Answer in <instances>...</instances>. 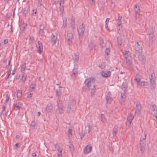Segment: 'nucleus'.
Instances as JSON below:
<instances>
[{"mask_svg": "<svg viewBox=\"0 0 157 157\" xmlns=\"http://www.w3.org/2000/svg\"><path fill=\"white\" fill-rule=\"evenodd\" d=\"M152 114L154 115H157V109L152 111Z\"/></svg>", "mask_w": 157, "mask_h": 157, "instance_id": "obj_56", "label": "nucleus"}, {"mask_svg": "<svg viewBox=\"0 0 157 157\" xmlns=\"http://www.w3.org/2000/svg\"><path fill=\"white\" fill-rule=\"evenodd\" d=\"M57 103L58 107H63L62 101L60 98H57Z\"/></svg>", "mask_w": 157, "mask_h": 157, "instance_id": "obj_28", "label": "nucleus"}, {"mask_svg": "<svg viewBox=\"0 0 157 157\" xmlns=\"http://www.w3.org/2000/svg\"><path fill=\"white\" fill-rule=\"evenodd\" d=\"M68 103H70L72 106L75 105V100L74 99H73L71 102H69Z\"/></svg>", "mask_w": 157, "mask_h": 157, "instance_id": "obj_50", "label": "nucleus"}, {"mask_svg": "<svg viewBox=\"0 0 157 157\" xmlns=\"http://www.w3.org/2000/svg\"><path fill=\"white\" fill-rule=\"evenodd\" d=\"M138 57L139 60L143 64H144L145 61V59L144 56L142 55V52L140 54L138 53Z\"/></svg>", "mask_w": 157, "mask_h": 157, "instance_id": "obj_16", "label": "nucleus"}, {"mask_svg": "<svg viewBox=\"0 0 157 157\" xmlns=\"http://www.w3.org/2000/svg\"><path fill=\"white\" fill-rule=\"evenodd\" d=\"M61 94V91L60 89H59V90H56V97L58 98H60Z\"/></svg>", "mask_w": 157, "mask_h": 157, "instance_id": "obj_31", "label": "nucleus"}, {"mask_svg": "<svg viewBox=\"0 0 157 157\" xmlns=\"http://www.w3.org/2000/svg\"><path fill=\"white\" fill-rule=\"evenodd\" d=\"M105 27L107 30L109 31H110V29L108 27V23H105Z\"/></svg>", "mask_w": 157, "mask_h": 157, "instance_id": "obj_54", "label": "nucleus"}, {"mask_svg": "<svg viewBox=\"0 0 157 157\" xmlns=\"http://www.w3.org/2000/svg\"><path fill=\"white\" fill-rule=\"evenodd\" d=\"M141 109V105L139 103H138L136 104V107L135 114L139 116L140 114V112Z\"/></svg>", "mask_w": 157, "mask_h": 157, "instance_id": "obj_7", "label": "nucleus"}, {"mask_svg": "<svg viewBox=\"0 0 157 157\" xmlns=\"http://www.w3.org/2000/svg\"><path fill=\"white\" fill-rule=\"evenodd\" d=\"M111 93L110 92H108L106 96V100L107 103H110L112 101V98L111 97Z\"/></svg>", "mask_w": 157, "mask_h": 157, "instance_id": "obj_23", "label": "nucleus"}, {"mask_svg": "<svg viewBox=\"0 0 157 157\" xmlns=\"http://www.w3.org/2000/svg\"><path fill=\"white\" fill-rule=\"evenodd\" d=\"M34 40V38L33 36H30L29 40V43L30 44L32 43L33 42Z\"/></svg>", "mask_w": 157, "mask_h": 157, "instance_id": "obj_51", "label": "nucleus"}, {"mask_svg": "<svg viewBox=\"0 0 157 157\" xmlns=\"http://www.w3.org/2000/svg\"><path fill=\"white\" fill-rule=\"evenodd\" d=\"M71 104L70 103H68L67 106V112L68 113H70L71 110Z\"/></svg>", "mask_w": 157, "mask_h": 157, "instance_id": "obj_34", "label": "nucleus"}, {"mask_svg": "<svg viewBox=\"0 0 157 157\" xmlns=\"http://www.w3.org/2000/svg\"><path fill=\"white\" fill-rule=\"evenodd\" d=\"M87 126L88 128V132L90 133L91 131L92 127V123H88Z\"/></svg>", "mask_w": 157, "mask_h": 157, "instance_id": "obj_32", "label": "nucleus"}, {"mask_svg": "<svg viewBox=\"0 0 157 157\" xmlns=\"http://www.w3.org/2000/svg\"><path fill=\"white\" fill-rule=\"evenodd\" d=\"M79 57V53L78 52L75 53L73 57L74 62L76 63L78 61Z\"/></svg>", "mask_w": 157, "mask_h": 157, "instance_id": "obj_19", "label": "nucleus"}, {"mask_svg": "<svg viewBox=\"0 0 157 157\" xmlns=\"http://www.w3.org/2000/svg\"><path fill=\"white\" fill-rule=\"evenodd\" d=\"M105 65L104 63H102L100 65H99V67L102 69L105 68Z\"/></svg>", "mask_w": 157, "mask_h": 157, "instance_id": "obj_45", "label": "nucleus"}, {"mask_svg": "<svg viewBox=\"0 0 157 157\" xmlns=\"http://www.w3.org/2000/svg\"><path fill=\"white\" fill-rule=\"evenodd\" d=\"M125 95L124 94V93L123 94L122 93L121 94V97L122 98L121 102V105H123L124 103V101L125 100Z\"/></svg>", "mask_w": 157, "mask_h": 157, "instance_id": "obj_33", "label": "nucleus"}, {"mask_svg": "<svg viewBox=\"0 0 157 157\" xmlns=\"http://www.w3.org/2000/svg\"><path fill=\"white\" fill-rule=\"evenodd\" d=\"M8 42V40L7 39L5 40L4 41V43L5 44H7Z\"/></svg>", "mask_w": 157, "mask_h": 157, "instance_id": "obj_62", "label": "nucleus"}, {"mask_svg": "<svg viewBox=\"0 0 157 157\" xmlns=\"http://www.w3.org/2000/svg\"><path fill=\"white\" fill-rule=\"evenodd\" d=\"M67 20L66 18H64L63 19V27L64 28L66 27L67 25Z\"/></svg>", "mask_w": 157, "mask_h": 157, "instance_id": "obj_37", "label": "nucleus"}, {"mask_svg": "<svg viewBox=\"0 0 157 157\" xmlns=\"http://www.w3.org/2000/svg\"><path fill=\"white\" fill-rule=\"evenodd\" d=\"M64 1L63 0H60L59 2V10L61 14H62L64 10L63 7Z\"/></svg>", "mask_w": 157, "mask_h": 157, "instance_id": "obj_20", "label": "nucleus"}, {"mask_svg": "<svg viewBox=\"0 0 157 157\" xmlns=\"http://www.w3.org/2000/svg\"><path fill=\"white\" fill-rule=\"evenodd\" d=\"M137 85L140 86H147L148 83L147 82L140 81L139 82L137 83Z\"/></svg>", "mask_w": 157, "mask_h": 157, "instance_id": "obj_22", "label": "nucleus"}, {"mask_svg": "<svg viewBox=\"0 0 157 157\" xmlns=\"http://www.w3.org/2000/svg\"><path fill=\"white\" fill-rule=\"evenodd\" d=\"M10 75H9V74H8L6 75V77H5V78L6 79H8L10 76Z\"/></svg>", "mask_w": 157, "mask_h": 157, "instance_id": "obj_64", "label": "nucleus"}, {"mask_svg": "<svg viewBox=\"0 0 157 157\" xmlns=\"http://www.w3.org/2000/svg\"><path fill=\"white\" fill-rule=\"evenodd\" d=\"M33 94L32 93H29L27 95V97L28 98H31L32 97Z\"/></svg>", "mask_w": 157, "mask_h": 157, "instance_id": "obj_58", "label": "nucleus"}, {"mask_svg": "<svg viewBox=\"0 0 157 157\" xmlns=\"http://www.w3.org/2000/svg\"><path fill=\"white\" fill-rule=\"evenodd\" d=\"M69 147L71 149H74V146H73V144H70L69 145Z\"/></svg>", "mask_w": 157, "mask_h": 157, "instance_id": "obj_60", "label": "nucleus"}, {"mask_svg": "<svg viewBox=\"0 0 157 157\" xmlns=\"http://www.w3.org/2000/svg\"><path fill=\"white\" fill-rule=\"evenodd\" d=\"M77 67L76 65H74V68L72 71V74L71 75L72 77H75L77 73Z\"/></svg>", "mask_w": 157, "mask_h": 157, "instance_id": "obj_21", "label": "nucleus"}, {"mask_svg": "<svg viewBox=\"0 0 157 157\" xmlns=\"http://www.w3.org/2000/svg\"><path fill=\"white\" fill-rule=\"evenodd\" d=\"M38 44V52L39 54H41L43 52V44L42 43L38 41H37Z\"/></svg>", "mask_w": 157, "mask_h": 157, "instance_id": "obj_14", "label": "nucleus"}, {"mask_svg": "<svg viewBox=\"0 0 157 157\" xmlns=\"http://www.w3.org/2000/svg\"><path fill=\"white\" fill-rule=\"evenodd\" d=\"M100 44L101 45V46L102 48H103V46L102 45V44L104 43L103 40L102 38H100Z\"/></svg>", "mask_w": 157, "mask_h": 157, "instance_id": "obj_52", "label": "nucleus"}, {"mask_svg": "<svg viewBox=\"0 0 157 157\" xmlns=\"http://www.w3.org/2000/svg\"><path fill=\"white\" fill-rule=\"evenodd\" d=\"M110 48L109 47L106 48L105 53L106 55L108 56L110 54Z\"/></svg>", "mask_w": 157, "mask_h": 157, "instance_id": "obj_41", "label": "nucleus"}, {"mask_svg": "<svg viewBox=\"0 0 157 157\" xmlns=\"http://www.w3.org/2000/svg\"><path fill=\"white\" fill-rule=\"evenodd\" d=\"M36 83L35 82H33L31 85L30 86V91L32 92L34 90L36 87Z\"/></svg>", "mask_w": 157, "mask_h": 157, "instance_id": "obj_27", "label": "nucleus"}, {"mask_svg": "<svg viewBox=\"0 0 157 157\" xmlns=\"http://www.w3.org/2000/svg\"><path fill=\"white\" fill-rule=\"evenodd\" d=\"M151 109L152 111L153 110H155L157 109V107L155 104H152L151 105Z\"/></svg>", "mask_w": 157, "mask_h": 157, "instance_id": "obj_49", "label": "nucleus"}, {"mask_svg": "<svg viewBox=\"0 0 157 157\" xmlns=\"http://www.w3.org/2000/svg\"><path fill=\"white\" fill-rule=\"evenodd\" d=\"M134 118V116L131 113L129 114L127 118V120L126 122V124L129 126L131 124L132 120Z\"/></svg>", "mask_w": 157, "mask_h": 157, "instance_id": "obj_9", "label": "nucleus"}, {"mask_svg": "<svg viewBox=\"0 0 157 157\" xmlns=\"http://www.w3.org/2000/svg\"><path fill=\"white\" fill-rule=\"evenodd\" d=\"M55 147L57 149L58 152L57 153V157H62V149L60 147L58 144H56L55 145Z\"/></svg>", "mask_w": 157, "mask_h": 157, "instance_id": "obj_8", "label": "nucleus"}, {"mask_svg": "<svg viewBox=\"0 0 157 157\" xmlns=\"http://www.w3.org/2000/svg\"><path fill=\"white\" fill-rule=\"evenodd\" d=\"M29 7L28 6L25 7L24 9L23 13L25 14H27L28 12L29 11Z\"/></svg>", "mask_w": 157, "mask_h": 157, "instance_id": "obj_35", "label": "nucleus"}, {"mask_svg": "<svg viewBox=\"0 0 157 157\" xmlns=\"http://www.w3.org/2000/svg\"><path fill=\"white\" fill-rule=\"evenodd\" d=\"M89 46L90 50H92L93 49V47H94V44L93 41H91L90 42L89 44Z\"/></svg>", "mask_w": 157, "mask_h": 157, "instance_id": "obj_42", "label": "nucleus"}, {"mask_svg": "<svg viewBox=\"0 0 157 157\" xmlns=\"http://www.w3.org/2000/svg\"><path fill=\"white\" fill-rule=\"evenodd\" d=\"M59 110V112L60 114H61L63 113L64 110L63 108V107H58Z\"/></svg>", "mask_w": 157, "mask_h": 157, "instance_id": "obj_47", "label": "nucleus"}, {"mask_svg": "<svg viewBox=\"0 0 157 157\" xmlns=\"http://www.w3.org/2000/svg\"><path fill=\"white\" fill-rule=\"evenodd\" d=\"M45 111L47 113H51L53 111V106L52 104L49 103L47 105L45 109Z\"/></svg>", "mask_w": 157, "mask_h": 157, "instance_id": "obj_13", "label": "nucleus"}, {"mask_svg": "<svg viewBox=\"0 0 157 157\" xmlns=\"http://www.w3.org/2000/svg\"><path fill=\"white\" fill-rule=\"evenodd\" d=\"M124 58L126 60V63L128 65H130L132 63V58L130 56L129 51H125L123 52Z\"/></svg>", "mask_w": 157, "mask_h": 157, "instance_id": "obj_2", "label": "nucleus"}, {"mask_svg": "<svg viewBox=\"0 0 157 157\" xmlns=\"http://www.w3.org/2000/svg\"><path fill=\"white\" fill-rule=\"evenodd\" d=\"M89 89L91 90V94L92 96L94 95V94L96 90L95 85H94L92 87H90Z\"/></svg>", "mask_w": 157, "mask_h": 157, "instance_id": "obj_24", "label": "nucleus"}, {"mask_svg": "<svg viewBox=\"0 0 157 157\" xmlns=\"http://www.w3.org/2000/svg\"><path fill=\"white\" fill-rule=\"evenodd\" d=\"M101 75L102 76L105 78H108L110 76L111 72L110 71L103 70L101 72Z\"/></svg>", "mask_w": 157, "mask_h": 157, "instance_id": "obj_12", "label": "nucleus"}, {"mask_svg": "<svg viewBox=\"0 0 157 157\" xmlns=\"http://www.w3.org/2000/svg\"><path fill=\"white\" fill-rule=\"evenodd\" d=\"M95 82V79L94 78H90L86 79L85 81V83L86 85L88 87L89 89L94 85Z\"/></svg>", "mask_w": 157, "mask_h": 157, "instance_id": "obj_3", "label": "nucleus"}, {"mask_svg": "<svg viewBox=\"0 0 157 157\" xmlns=\"http://www.w3.org/2000/svg\"><path fill=\"white\" fill-rule=\"evenodd\" d=\"M118 17L117 19L116 20L117 22L118 26L117 28L119 30H120V26L122 24L121 19L122 17L119 16V14H118Z\"/></svg>", "mask_w": 157, "mask_h": 157, "instance_id": "obj_18", "label": "nucleus"}, {"mask_svg": "<svg viewBox=\"0 0 157 157\" xmlns=\"http://www.w3.org/2000/svg\"><path fill=\"white\" fill-rule=\"evenodd\" d=\"M26 67V63H24L23 64L21 67V71H24L25 70V68Z\"/></svg>", "mask_w": 157, "mask_h": 157, "instance_id": "obj_46", "label": "nucleus"}, {"mask_svg": "<svg viewBox=\"0 0 157 157\" xmlns=\"http://www.w3.org/2000/svg\"><path fill=\"white\" fill-rule=\"evenodd\" d=\"M109 20V18H106V20L105 22V23H108Z\"/></svg>", "mask_w": 157, "mask_h": 157, "instance_id": "obj_63", "label": "nucleus"}, {"mask_svg": "<svg viewBox=\"0 0 157 157\" xmlns=\"http://www.w3.org/2000/svg\"><path fill=\"white\" fill-rule=\"evenodd\" d=\"M22 95V91L20 90H19L18 91L17 94V96L18 98H20Z\"/></svg>", "mask_w": 157, "mask_h": 157, "instance_id": "obj_40", "label": "nucleus"}, {"mask_svg": "<svg viewBox=\"0 0 157 157\" xmlns=\"http://www.w3.org/2000/svg\"><path fill=\"white\" fill-rule=\"evenodd\" d=\"M71 25L72 28L74 29L75 28V20L73 19H71Z\"/></svg>", "mask_w": 157, "mask_h": 157, "instance_id": "obj_38", "label": "nucleus"}, {"mask_svg": "<svg viewBox=\"0 0 157 157\" xmlns=\"http://www.w3.org/2000/svg\"><path fill=\"white\" fill-rule=\"evenodd\" d=\"M101 121L103 123H104L106 121V119L104 115L103 114H101Z\"/></svg>", "mask_w": 157, "mask_h": 157, "instance_id": "obj_39", "label": "nucleus"}, {"mask_svg": "<svg viewBox=\"0 0 157 157\" xmlns=\"http://www.w3.org/2000/svg\"><path fill=\"white\" fill-rule=\"evenodd\" d=\"M85 30V26L84 25L83 23H82L81 25H80L79 28L78 29V34L82 35L83 34Z\"/></svg>", "mask_w": 157, "mask_h": 157, "instance_id": "obj_10", "label": "nucleus"}, {"mask_svg": "<svg viewBox=\"0 0 157 157\" xmlns=\"http://www.w3.org/2000/svg\"><path fill=\"white\" fill-rule=\"evenodd\" d=\"M153 33H151L149 34V39L151 42H152L153 38Z\"/></svg>", "mask_w": 157, "mask_h": 157, "instance_id": "obj_44", "label": "nucleus"}, {"mask_svg": "<svg viewBox=\"0 0 157 157\" xmlns=\"http://www.w3.org/2000/svg\"><path fill=\"white\" fill-rule=\"evenodd\" d=\"M42 0H38V3L37 4L38 7H40L42 5Z\"/></svg>", "mask_w": 157, "mask_h": 157, "instance_id": "obj_53", "label": "nucleus"}, {"mask_svg": "<svg viewBox=\"0 0 157 157\" xmlns=\"http://www.w3.org/2000/svg\"><path fill=\"white\" fill-rule=\"evenodd\" d=\"M73 38V37L72 33L68 32L66 38V42L69 45L72 44Z\"/></svg>", "mask_w": 157, "mask_h": 157, "instance_id": "obj_5", "label": "nucleus"}, {"mask_svg": "<svg viewBox=\"0 0 157 157\" xmlns=\"http://www.w3.org/2000/svg\"><path fill=\"white\" fill-rule=\"evenodd\" d=\"M57 35L56 34H52L51 37V42L53 45H55L57 40Z\"/></svg>", "mask_w": 157, "mask_h": 157, "instance_id": "obj_11", "label": "nucleus"}, {"mask_svg": "<svg viewBox=\"0 0 157 157\" xmlns=\"http://www.w3.org/2000/svg\"><path fill=\"white\" fill-rule=\"evenodd\" d=\"M22 106V104L19 102H18L16 104L14 108H16L15 109L16 110L19 109H20L21 108Z\"/></svg>", "mask_w": 157, "mask_h": 157, "instance_id": "obj_30", "label": "nucleus"}, {"mask_svg": "<svg viewBox=\"0 0 157 157\" xmlns=\"http://www.w3.org/2000/svg\"><path fill=\"white\" fill-rule=\"evenodd\" d=\"M44 27L43 25H41L40 27V33L41 35H43L44 32Z\"/></svg>", "mask_w": 157, "mask_h": 157, "instance_id": "obj_29", "label": "nucleus"}, {"mask_svg": "<svg viewBox=\"0 0 157 157\" xmlns=\"http://www.w3.org/2000/svg\"><path fill=\"white\" fill-rule=\"evenodd\" d=\"M118 126L117 125H115L114 126L113 132V136H116L117 132Z\"/></svg>", "mask_w": 157, "mask_h": 157, "instance_id": "obj_26", "label": "nucleus"}, {"mask_svg": "<svg viewBox=\"0 0 157 157\" xmlns=\"http://www.w3.org/2000/svg\"><path fill=\"white\" fill-rule=\"evenodd\" d=\"M150 81L151 85V89L152 90L155 89L156 85L155 77L150 78Z\"/></svg>", "mask_w": 157, "mask_h": 157, "instance_id": "obj_15", "label": "nucleus"}, {"mask_svg": "<svg viewBox=\"0 0 157 157\" xmlns=\"http://www.w3.org/2000/svg\"><path fill=\"white\" fill-rule=\"evenodd\" d=\"M141 78V76L139 74H137L135 78L134 81L137 83L140 81Z\"/></svg>", "mask_w": 157, "mask_h": 157, "instance_id": "obj_25", "label": "nucleus"}, {"mask_svg": "<svg viewBox=\"0 0 157 157\" xmlns=\"http://www.w3.org/2000/svg\"><path fill=\"white\" fill-rule=\"evenodd\" d=\"M136 18L138 21L141 19V15L140 14V8L139 6L135 5L134 7Z\"/></svg>", "mask_w": 157, "mask_h": 157, "instance_id": "obj_4", "label": "nucleus"}, {"mask_svg": "<svg viewBox=\"0 0 157 157\" xmlns=\"http://www.w3.org/2000/svg\"><path fill=\"white\" fill-rule=\"evenodd\" d=\"M92 149V146L87 145L84 148V152L86 154H88L91 151Z\"/></svg>", "mask_w": 157, "mask_h": 157, "instance_id": "obj_17", "label": "nucleus"}, {"mask_svg": "<svg viewBox=\"0 0 157 157\" xmlns=\"http://www.w3.org/2000/svg\"><path fill=\"white\" fill-rule=\"evenodd\" d=\"M37 9H33V15H36V14L37 13Z\"/></svg>", "mask_w": 157, "mask_h": 157, "instance_id": "obj_57", "label": "nucleus"}, {"mask_svg": "<svg viewBox=\"0 0 157 157\" xmlns=\"http://www.w3.org/2000/svg\"><path fill=\"white\" fill-rule=\"evenodd\" d=\"M32 157H36V154L35 153H33L32 155Z\"/></svg>", "mask_w": 157, "mask_h": 157, "instance_id": "obj_61", "label": "nucleus"}, {"mask_svg": "<svg viewBox=\"0 0 157 157\" xmlns=\"http://www.w3.org/2000/svg\"><path fill=\"white\" fill-rule=\"evenodd\" d=\"M147 134V133L144 132L143 135H142L141 137L140 138V150L142 153L144 152L145 149Z\"/></svg>", "mask_w": 157, "mask_h": 157, "instance_id": "obj_1", "label": "nucleus"}, {"mask_svg": "<svg viewBox=\"0 0 157 157\" xmlns=\"http://www.w3.org/2000/svg\"><path fill=\"white\" fill-rule=\"evenodd\" d=\"M150 72L151 73L150 74L151 78L155 77V75L154 71L152 70H151Z\"/></svg>", "mask_w": 157, "mask_h": 157, "instance_id": "obj_43", "label": "nucleus"}, {"mask_svg": "<svg viewBox=\"0 0 157 157\" xmlns=\"http://www.w3.org/2000/svg\"><path fill=\"white\" fill-rule=\"evenodd\" d=\"M72 131L71 129L69 128L67 132V135L68 136H72Z\"/></svg>", "mask_w": 157, "mask_h": 157, "instance_id": "obj_48", "label": "nucleus"}, {"mask_svg": "<svg viewBox=\"0 0 157 157\" xmlns=\"http://www.w3.org/2000/svg\"><path fill=\"white\" fill-rule=\"evenodd\" d=\"M135 49L137 53L140 54L142 52V46L141 45V43L137 42L135 45Z\"/></svg>", "mask_w": 157, "mask_h": 157, "instance_id": "obj_6", "label": "nucleus"}, {"mask_svg": "<svg viewBox=\"0 0 157 157\" xmlns=\"http://www.w3.org/2000/svg\"><path fill=\"white\" fill-rule=\"evenodd\" d=\"M36 125V123L34 121H32L31 122V124H30V125L33 127H34Z\"/></svg>", "mask_w": 157, "mask_h": 157, "instance_id": "obj_55", "label": "nucleus"}, {"mask_svg": "<svg viewBox=\"0 0 157 157\" xmlns=\"http://www.w3.org/2000/svg\"><path fill=\"white\" fill-rule=\"evenodd\" d=\"M10 63V60H9V63H8V64L6 67V69H8L9 68Z\"/></svg>", "mask_w": 157, "mask_h": 157, "instance_id": "obj_59", "label": "nucleus"}, {"mask_svg": "<svg viewBox=\"0 0 157 157\" xmlns=\"http://www.w3.org/2000/svg\"><path fill=\"white\" fill-rule=\"evenodd\" d=\"M27 77V75L26 74H23L22 78L21 79V80L22 82H23L24 83L25 81V80L26 79Z\"/></svg>", "mask_w": 157, "mask_h": 157, "instance_id": "obj_36", "label": "nucleus"}]
</instances>
